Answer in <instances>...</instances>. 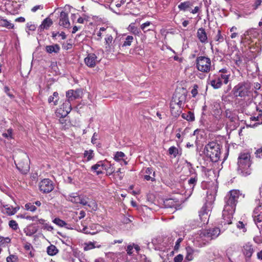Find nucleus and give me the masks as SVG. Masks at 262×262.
Wrapping results in <instances>:
<instances>
[{
	"label": "nucleus",
	"mask_w": 262,
	"mask_h": 262,
	"mask_svg": "<svg viewBox=\"0 0 262 262\" xmlns=\"http://www.w3.org/2000/svg\"><path fill=\"white\" fill-rule=\"evenodd\" d=\"M59 118V121L60 124L61 125V127L64 128H67V126L68 125L69 123V120L66 118V117H58Z\"/></svg>",
	"instance_id": "nucleus-36"
},
{
	"label": "nucleus",
	"mask_w": 262,
	"mask_h": 262,
	"mask_svg": "<svg viewBox=\"0 0 262 262\" xmlns=\"http://www.w3.org/2000/svg\"><path fill=\"white\" fill-rule=\"evenodd\" d=\"M182 117L188 121H193L195 118L194 114L191 112L182 114Z\"/></svg>",
	"instance_id": "nucleus-33"
},
{
	"label": "nucleus",
	"mask_w": 262,
	"mask_h": 262,
	"mask_svg": "<svg viewBox=\"0 0 262 262\" xmlns=\"http://www.w3.org/2000/svg\"><path fill=\"white\" fill-rule=\"evenodd\" d=\"M243 252L246 257V261L249 260L254 252L252 245L250 243L245 244L243 246Z\"/></svg>",
	"instance_id": "nucleus-19"
},
{
	"label": "nucleus",
	"mask_w": 262,
	"mask_h": 262,
	"mask_svg": "<svg viewBox=\"0 0 262 262\" xmlns=\"http://www.w3.org/2000/svg\"><path fill=\"white\" fill-rule=\"evenodd\" d=\"M169 154L176 158L179 154V150L175 146H171L168 149Z\"/></svg>",
	"instance_id": "nucleus-39"
},
{
	"label": "nucleus",
	"mask_w": 262,
	"mask_h": 262,
	"mask_svg": "<svg viewBox=\"0 0 262 262\" xmlns=\"http://www.w3.org/2000/svg\"><path fill=\"white\" fill-rule=\"evenodd\" d=\"M47 253L49 255L53 256L56 255L57 253H58L59 250L57 248V247L53 245H51L47 248Z\"/></svg>",
	"instance_id": "nucleus-32"
},
{
	"label": "nucleus",
	"mask_w": 262,
	"mask_h": 262,
	"mask_svg": "<svg viewBox=\"0 0 262 262\" xmlns=\"http://www.w3.org/2000/svg\"><path fill=\"white\" fill-rule=\"evenodd\" d=\"M52 24L53 21L51 18L49 17L46 18L42 21L41 24L39 26V29L40 31L44 29H48Z\"/></svg>",
	"instance_id": "nucleus-25"
},
{
	"label": "nucleus",
	"mask_w": 262,
	"mask_h": 262,
	"mask_svg": "<svg viewBox=\"0 0 262 262\" xmlns=\"http://www.w3.org/2000/svg\"><path fill=\"white\" fill-rule=\"evenodd\" d=\"M182 241H183V238L182 237H180L177 239V241L176 243L175 246H174L175 250H178L179 248L180 244L182 242Z\"/></svg>",
	"instance_id": "nucleus-59"
},
{
	"label": "nucleus",
	"mask_w": 262,
	"mask_h": 262,
	"mask_svg": "<svg viewBox=\"0 0 262 262\" xmlns=\"http://www.w3.org/2000/svg\"><path fill=\"white\" fill-rule=\"evenodd\" d=\"M67 200L74 203H79L80 201V196L75 193H72L66 196Z\"/></svg>",
	"instance_id": "nucleus-29"
},
{
	"label": "nucleus",
	"mask_w": 262,
	"mask_h": 262,
	"mask_svg": "<svg viewBox=\"0 0 262 262\" xmlns=\"http://www.w3.org/2000/svg\"><path fill=\"white\" fill-rule=\"evenodd\" d=\"M66 96L68 100H66V101H69L70 102H71V101H73L78 98L79 95L77 91H74L73 90H70L67 92Z\"/></svg>",
	"instance_id": "nucleus-23"
},
{
	"label": "nucleus",
	"mask_w": 262,
	"mask_h": 262,
	"mask_svg": "<svg viewBox=\"0 0 262 262\" xmlns=\"http://www.w3.org/2000/svg\"><path fill=\"white\" fill-rule=\"evenodd\" d=\"M210 84L214 89H217L221 88L223 82L216 75L214 79L210 80Z\"/></svg>",
	"instance_id": "nucleus-27"
},
{
	"label": "nucleus",
	"mask_w": 262,
	"mask_h": 262,
	"mask_svg": "<svg viewBox=\"0 0 262 262\" xmlns=\"http://www.w3.org/2000/svg\"><path fill=\"white\" fill-rule=\"evenodd\" d=\"M251 89V85L249 81H242L234 86L232 93L235 97L245 99L251 95L252 93Z\"/></svg>",
	"instance_id": "nucleus-3"
},
{
	"label": "nucleus",
	"mask_w": 262,
	"mask_h": 262,
	"mask_svg": "<svg viewBox=\"0 0 262 262\" xmlns=\"http://www.w3.org/2000/svg\"><path fill=\"white\" fill-rule=\"evenodd\" d=\"M191 6L190 2L187 1L183 3H181L179 6L178 8L181 10L186 11L188 8Z\"/></svg>",
	"instance_id": "nucleus-34"
},
{
	"label": "nucleus",
	"mask_w": 262,
	"mask_h": 262,
	"mask_svg": "<svg viewBox=\"0 0 262 262\" xmlns=\"http://www.w3.org/2000/svg\"><path fill=\"white\" fill-rule=\"evenodd\" d=\"M87 206L91 209L96 210L97 209V205L96 202L94 200H90L88 201Z\"/></svg>",
	"instance_id": "nucleus-44"
},
{
	"label": "nucleus",
	"mask_w": 262,
	"mask_h": 262,
	"mask_svg": "<svg viewBox=\"0 0 262 262\" xmlns=\"http://www.w3.org/2000/svg\"><path fill=\"white\" fill-rule=\"evenodd\" d=\"M71 110L72 106L71 102L69 101H65L61 106L56 110L55 112L56 116L57 117H66L71 112Z\"/></svg>",
	"instance_id": "nucleus-10"
},
{
	"label": "nucleus",
	"mask_w": 262,
	"mask_h": 262,
	"mask_svg": "<svg viewBox=\"0 0 262 262\" xmlns=\"http://www.w3.org/2000/svg\"><path fill=\"white\" fill-rule=\"evenodd\" d=\"M110 29L105 28L104 27H101L100 28L99 31L96 33V35L97 37L96 38V39L97 40H100L101 38V35H102V32L105 31L106 34H107V31L108 30Z\"/></svg>",
	"instance_id": "nucleus-43"
},
{
	"label": "nucleus",
	"mask_w": 262,
	"mask_h": 262,
	"mask_svg": "<svg viewBox=\"0 0 262 262\" xmlns=\"http://www.w3.org/2000/svg\"><path fill=\"white\" fill-rule=\"evenodd\" d=\"M150 21H147L143 24L141 25V29L144 32H147V31H149V30H145V29L147 27L149 26L150 25Z\"/></svg>",
	"instance_id": "nucleus-53"
},
{
	"label": "nucleus",
	"mask_w": 262,
	"mask_h": 262,
	"mask_svg": "<svg viewBox=\"0 0 262 262\" xmlns=\"http://www.w3.org/2000/svg\"><path fill=\"white\" fill-rule=\"evenodd\" d=\"M144 179L147 181H154L155 180V178L150 176V175L145 174L144 176Z\"/></svg>",
	"instance_id": "nucleus-62"
},
{
	"label": "nucleus",
	"mask_w": 262,
	"mask_h": 262,
	"mask_svg": "<svg viewBox=\"0 0 262 262\" xmlns=\"http://www.w3.org/2000/svg\"><path fill=\"white\" fill-rule=\"evenodd\" d=\"M257 157H260L262 156V148H259L255 151Z\"/></svg>",
	"instance_id": "nucleus-64"
},
{
	"label": "nucleus",
	"mask_w": 262,
	"mask_h": 262,
	"mask_svg": "<svg viewBox=\"0 0 262 262\" xmlns=\"http://www.w3.org/2000/svg\"><path fill=\"white\" fill-rule=\"evenodd\" d=\"M89 199L86 197H80V201L79 202V203L82 204V205L85 206L87 205L88 204Z\"/></svg>",
	"instance_id": "nucleus-48"
},
{
	"label": "nucleus",
	"mask_w": 262,
	"mask_h": 262,
	"mask_svg": "<svg viewBox=\"0 0 262 262\" xmlns=\"http://www.w3.org/2000/svg\"><path fill=\"white\" fill-rule=\"evenodd\" d=\"M197 70L204 73H208L212 70V62L210 58L205 56H200L195 59Z\"/></svg>",
	"instance_id": "nucleus-6"
},
{
	"label": "nucleus",
	"mask_w": 262,
	"mask_h": 262,
	"mask_svg": "<svg viewBox=\"0 0 262 262\" xmlns=\"http://www.w3.org/2000/svg\"><path fill=\"white\" fill-rule=\"evenodd\" d=\"M39 189L43 193L50 192L54 189L53 183L49 179H45L39 183Z\"/></svg>",
	"instance_id": "nucleus-11"
},
{
	"label": "nucleus",
	"mask_w": 262,
	"mask_h": 262,
	"mask_svg": "<svg viewBox=\"0 0 262 262\" xmlns=\"http://www.w3.org/2000/svg\"><path fill=\"white\" fill-rule=\"evenodd\" d=\"M10 242L11 239L9 237L0 236V247L5 246L6 244L10 243Z\"/></svg>",
	"instance_id": "nucleus-41"
},
{
	"label": "nucleus",
	"mask_w": 262,
	"mask_h": 262,
	"mask_svg": "<svg viewBox=\"0 0 262 262\" xmlns=\"http://www.w3.org/2000/svg\"><path fill=\"white\" fill-rule=\"evenodd\" d=\"M127 30L134 35H138L140 33V30L135 26V23H131L127 28Z\"/></svg>",
	"instance_id": "nucleus-30"
},
{
	"label": "nucleus",
	"mask_w": 262,
	"mask_h": 262,
	"mask_svg": "<svg viewBox=\"0 0 262 262\" xmlns=\"http://www.w3.org/2000/svg\"><path fill=\"white\" fill-rule=\"evenodd\" d=\"M187 254L186 256V258L188 260H191L193 259V254L194 252V250L190 247H188L186 248Z\"/></svg>",
	"instance_id": "nucleus-35"
},
{
	"label": "nucleus",
	"mask_w": 262,
	"mask_h": 262,
	"mask_svg": "<svg viewBox=\"0 0 262 262\" xmlns=\"http://www.w3.org/2000/svg\"><path fill=\"white\" fill-rule=\"evenodd\" d=\"M83 247L84 251H86L95 249L96 248H100L101 247V246L100 245L97 244V242L94 241L84 243L83 244Z\"/></svg>",
	"instance_id": "nucleus-22"
},
{
	"label": "nucleus",
	"mask_w": 262,
	"mask_h": 262,
	"mask_svg": "<svg viewBox=\"0 0 262 262\" xmlns=\"http://www.w3.org/2000/svg\"><path fill=\"white\" fill-rule=\"evenodd\" d=\"M1 25L3 27H6L8 29H12L14 25L6 19L1 20L0 21Z\"/></svg>",
	"instance_id": "nucleus-40"
},
{
	"label": "nucleus",
	"mask_w": 262,
	"mask_h": 262,
	"mask_svg": "<svg viewBox=\"0 0 262 262\" xmlns=\"http://www.w3.org/2000/svg\"><path fill=\"white\" fill-rule=\"evenodd\" d=\"M241 194L238 190H232L229 191L224 199L225 205L222 213V224L229 225L232 223L233 215L236 205Z\"/></svg>",
	"instance_id": "nucleus-1"
},
{
	"label": "nucleus",
	"mask_w": 262,
	"mask_h": 262,
	"mask_svg": "<svg viewBox=\"0 0 262 262\" xmlns=\"http://www.w3.org/2000/svg\"><path fill=\"white\" fill-rule=\"evenodd\" d=\"M26 27L27 28L26 31L28 35H30L29 31H35L36 29V25L32 24L31 22L28 23L26 25Z\"/></svg>",
	"instance_id": "nucleus-42"
},
{
	"label": "nucleus",
	"mask_w": 262,
	"mask_h": 262,
	"mask_svg": "<svg viewBox=\"0 0 262 262\" xmlns=\"http://www.w3.org/2000/svg\"><path fill=\"white\" fill-rule=\"evenodd\" d=\"M125 157V154L122 151H118L116 152L114 156V160L116 161L119 162L123 160Z\"/></svg>",
	"instance_id": "nucleus-38"
},
{
	"label": "nucleus",
	"mask_w": 262,
	"mask_h": 262,
	"mask_svg": "<svg viewBox=\"0 0 262 262\" xmlns=\"http://www.w3.org/2000/svg\"><path fill=\"white\" fill-rule=\"evenodd\" d=\"M186 99V95L185 94L176 93L170 103L171 109L174 107L172 106L175 104H177L179 108H181L184 104Z\"/></svg>",
	"instance_id": "nucleus-9"
},
{
	"label": "nucleus",
	"mask_w": 262,
	"mask_h": 262,
	"mask_svg": "<svg viewBox=\"0 0 262 262\" xmlns=\"http://www.w3.org/2000/svg\"><path fill=\"white\" fill-rule=\"evenodd\" d=\"M116 33L114 30L109 29L107 31L104 38V48L105 51L109 53L115 52L117 49L119 47L117 38H114L113 35Z\"/></svg>",
	"instance_id": "nucleus-5"
},
{
	"label": "nucleus",
	"mask_w": 262,
	"mask_h": 262,
	"mask_svg": "<svg viewBox=\"0 0 262 262\" xmlns=\"http://www.w3.org/2000/svg\"><path fill=\"white\" fill-rule=\"evenodd\" d=\"M44 229H46L49 231H51L53 230L54 228L51 225H49V224L46 223L42 227Z\"/></svg>",
	"instance_id": "nucleus-56"
},
{
	"label": "nucleus",
	"mask_w": 262,
	"mask_h": 262,
	"mask_svg": "<svg viewBox=\"0 0 262 262\" xmlns=\"http://www.w3.org/2000/svg\"><path fill=\"white\" fill-rule=\"evenodd\" d=\"M53 222L60 227H65L67 229H71L70 228L68 224L64 221L60 219L59 218H55L53 220Z\"/></svg>",
	"instance_id": "nucleus-31"
},
{
	"label": "nucleus",
	"mask_w": 262,
	"mask_h": 262,
	"mask_svg": "<svg viewBox=\"0 0 262 262\" xmlns=\"http://www.w3.org/2000/svg\"><path fill=\"white\" fill-rule=\"evenodd\" d=\"M220 232V229L216 227L201 230L196 238H200L204 241H210L218 237Z\"/></svg>",
	"instance_id": "nucleus-7"
},
{
	"label": "nucleus",
	"mask_w": 262,
	"mask_h": 262,
	"mask_svg": "<svg viewBox=\"0 0 262 262\" xmlns=\"http://www.w3.org/2000/svg\"><path fill=\"white\" fill-rule=\"evenodd\" d=\"M230 72L226 68H223L219 70L217 77L222 81L223 83L227 84L229 82V79L230 77Z\"/></svg>",
	"instance_id": "nucleus-15"
},
{
	"label": "nucleus",
	"mask_w": 262,
	"mask_h": 262,
	"mask_svg": "<svg viewBox=\"0 0 262 262\" xmlns=\"http://www.w3.org/2000/svg\"><path fill=\"white\" fill-rule=\"evenodd\" d=\"M7 262H16L17 260V257L14 255H10L7 257Z\"/></svg>",
	"instance_id": "nucleus-50"
},
{
	"label": "nucleus",
	"mask_w": 262,
	"mask_h": 262,
	"mask_svg": "<svg viewBox=\"0 0 262 262\" xmlns=\"http://www.w3.org/2000/svg\"><path fill=\"white\" fill-rule=\"evenodd\" d=\"M26 209L32 212H34L36 210V207L31 203H28L25 205Z\"/></svg>",
	"instance_id": "nucleus-45"
},
{
	"label": "nucleus",
	"mask_w": 262,
	"mask_h": 262,
	"mask_svg": "<svg viewBox=\"0 0 262 262\" xmlns=\"http://www.w3.org/2000/svg\"><path fill=\"white\" fill-rule=\"evenodd\" d=\"M95 154L94 151L92 149L84 150L83 153V161L89 162L93 160L94 158Z\"/></svg>",
	"instance_id": "nucleus-24"
},
{
	"label": "nucleus",
	"mask_w": 262,
	"mask_h": 262,
	"mask_svg": "<svg viewBox=\"0 0 262 262\" xmlns=\"http://www.w3.org/2000/svg\"><path fill=\"white\" fill-rule=\"evenodd\" d=\"M45 49L46 51L48 53H57L60 50V47L57 44H54L53 45L47 46Z\"/></svg>",
	"instance_id": "nucleus-26"
},
{
	"label": "nucleus",
	"mask_w": 262,
	"mask_h": 262,
	"mask_svg": "<svg viewBox=\"0 0 262 262\" xmlns=\"http://www.w3.org/2000/svg\"><path fill=\"white\" fill-rule=\"evenodd\" d=\"M91 169L93 172H95L97 175L102 174L103 170H105L106 172H108V170L104 161H98L96 164L93 165Z\"/></svg>",
	"instance_id": "nucleus-14"
},
{
	"label": "nucleus",
	"mask_w": 262,
	"mask_h": 262,
	"mask_svg": "<svg viewBox=\"0 0 262 262\" xmlns=\"http://www.w3.org/2000/svg\"><path fill=\"white\" fill-rule=\"evenodd\" d=\"M3 206L5 209L3 211L8 215H14L19 209V207H13L8 204H4L3 205Z\"/></svg>",
	"instance_id": "nucleus-21"
},
{
	"label": "nucleus",
	"mask_w": 262,
	"mask_h": 262,
	"mask_svg": "<svg viewBox=\"0 0 262 262\" xmlns=\"http://www.w3.org/2000/svg\"><path fill=\"white\" fill-rule=\"evenodd\" d=\"M59 25L67 28H69L70 26L68 15L67 13L64 11H62L60 13L59 19Z\"/></svg>",
	"instance_id": "nucleus-18"
},
{
	"label": "nucleus",
	"mask_w": 262,
	"mask_h": 262,
	"mask_svg": "<svg viewBox=\"0 0 262 262\" xmlns=\"http://www.w3.org/2000/svg\"><path fill=\"white\" fill-rule=\"evenodd\" d=\"M253 30H252V29H250V30H247V31H246L244 34H243V36H242V39H248V37L249 36L251 33H252V32H253Z\"/></svg>",
	"instance_id": "nucleus-51"
},
{
	"label": "nucleus",
	"mask_w": 262,
	"mask_h": 262,
	"mask_svg": "<svg viewBox=\"0 0 262 262\" xmlns=\"http://www.w3.org/2000/svg\"><path fill=\"white\" fill-rule=\"evenodd\" d=\"M102 228V227L99 224H93L89 227H84L81 231L85 234L94 235L101 231Z\"/></svg>",
	"instance_id": "nucleus-13"
},
{
	"label": "nucleus",
	"mask_w": 262,
	"mask_h": 262,
	"mask_svg": "<svg viewBox=\"0 0 262 262\" xmlns=\"http://www.w3.org/2000/svg\"><path fill=\"white\" fill-rule=\"evenodd\" d=\"M251 156L249 152H241L238 158L237 172L242 176H247L251 174L252 169Z\"/></svg>",
	"instance_id": "nucleus-2"
},
{
	"label": "nucleus",
	"mask_w": 262,
	"mask_h": 262,
	"mask_svg": "<svg viewBox=\"0 0 262 262\" xmlns=\"http://www.w3.org/2000/svg\"><path fill=\"white\" fill-rule=\"evenodd\" d=\"M133 248H134L133 245H129L127 246L126 251H127L128 254L131 255L133 254Z\"/></svg>",
	"instance_id": "nucleus-60"
},
{
	"label": "nucleus",
	"mask_w": 262,
	"mask_h": 262,
	"mask_svg": "<svg viewBox=\"0 0 262 262\" xmlns=\"http://www.w3.org/2000/svg\"><path fill=\"white\" fill-rule=\"evenodd\" d=\"M97 56L94 53H90L84 58L85 64L90 68H94L99 62Z\"/></svg>",
	"instance_id": "nucleus-16"
},
{
	"label": "nucleus",
	"mask_w": 262,
	"mask_h": 262,
	"mask_svg": "<svg viewBox=\"0 0 262 262\" xmlns=\"http://www.w3.org/2000/svg\"><path fill=\"white\" fill-rule=\"evenodd\" d=\"M242 63V60L239 57H238L237 59L235 60V64L238 67H240Z\"/></svg>",
	"instance_id": "nucleus-63"
},
{
	"label": "nucleus",
	"mask_w": 262,
	"mask_h": 262,
	"mask_svg": "<svg viewBox=\"0 0 262 262\" xmlns=\"http://www.w3.org/2000/svg\"><path fill=\"white\" fill-rule=\"evenodd\" d=\"M211 209L212 204L211 202L206 203L202 207L199 214L200 219L202 222V225L208 223Z\"/></svg>",
	"instance_id": "nucleus-8"
},
{
	"label": "nucleus",
	"mask_w": 262,
	"mask_h": 262,
	"mask_svg": "<svg viewBox=\"0 0 262 262\" xmlns=\"http://www.w3.org/2000/svg\"><path fill=\"white\" fill-rule=\"evenodd\" d=\"M215 39L216 41L219 42H222L224 40V37L221 34V31L220 30H219L216 35Z\"/></svg>",
	"instance_id": "nucleus-47"
},
{
	"label": "nucleus",
	"mask_w": 262,
	"mask_h": 262,
	"mask_svg": "<svg viewBox=\"0 0 262 262\" xmlns=\"http://www.w3.org/2000/svg\"><path fill=\"white\" fill-rule=\"evenodd\" d=\"M12 129H9L7 130V133H5L3 134V136L7 139L12 138Z\"/></svg>",
	"instance_id": "nucleus-49"
},
{
	"label": "nucleus",
	"mask_w": 262,
	"mask_h": 262,
	"mask_svg": "<svg viewBox=\"0 0 262 262\" xmlns=\"http://www.w3.org/2000/svg\"><path fill=\"white\" fill-rule=\"evenodd\" d=\"M197 88L198 86L196 85H195L193 89L191 90V94L193 97H195L198 94Z\"/></svg>",
	"instance_id": "nucleus-61"
},
{
	"label": "nucleus",
	"mask_w": 262,
	"mask_h": 262,
	"mask_svg": "<svg viewBox=\"0 0 262 262\" xmlns=\"http://www.w3.org/2000/svg\"><path fill=\"white\" fill-rule=\"evenodd\" d=\"M196 36L201 43H206L208 42V37L204 28H200L198 30Z\"/></svg>",
	"instance_id": "nucleus-20"
},
{
	"label": "nucleus",
	"mask_w": 262,
	"mask_h": 262,
	"mask_svg": "<svg viewBox=\"0 0 262 262\" xmlns=\"http://www.w3.org/2000/svg\"><path fill=\"white\" fill-rule=\"evenodd\" d=\"M59 99L58 93L56 92H54L52 96H50L48 98V102L49 103H53L54 105H56L58 104V101Z\"/></svg>",
	"instance_id": "nucleus-28"
},
{
	"label": "nucleus",
	"mask_w": 262,
	"mask_h": 262,
	"mask_svg": "<svg viewBox=\"0 0 262 262\" xmlns=\"http://www.w3.org/2000/svg\"><path fill=\"white\" fill-rule=\"evenodd\" d=\"M23 157L22 160L18 161L17 163L15 161V163L18 170L22 173L26 174L29 171L30 166L28 162V157L25 155H23Z\"/></svg>",
	"instance_id": "nucleus-12"
},
{
	"label": "nucleus",
	"mask_w": 262,
	"mask_h": 262,
	"mask_svg": "<svg viewBox=\"0 0 262 262\" xmlns=\"http://www.w3.org/2000/svg\"><path fill=\"white\" fill-rule=\"evenodd\" d=\"M262 2L261 0H255L254 4L252 5L253 9L255 10L261 5Z\"/></svg>",
	"instance_id": "nucleus-52"
},
{
	"label": "nucleus",
	"mask_w": 262,
	"mask_h": 262,
	"mask_svg": "<svg viewBox=\"0 0 262 262\" xmlns=\"http://www.w3.org/2000/svg\"><path fill=\"white\" fill-rule=\"evenodd\" d=\"M204 154L209 157L211 161L213 162L218 161L221 154L219 144L215 142H209L205 146Z\"/></svg>",
	"instance_id": "nucleus-4"
},
{
	"label": "nucleus",
	"mask_w": 262,
	"mask_h": 262,
	"mask_svg": "<svg viewBox=\"0 0 262 262\" xmlns=\"http://www.w3.org/2000/svg\"><path fill=\"white\" fill-rule=\"evenodd\" d=\"M9 225L13 230H17L18 228V226L16 222L14 220H11L9 222Z\"/></svg>",
	"instance_id": "nucleus-46"
},
{
	"label": "nucleus",
	"mask_w": 262,
	"mask_h": 262,
	"mask_svg": "<svg viewBox=\"0 0 262 262\" xmlns=\"http://www.w3.org/2000/svg\"><path fill=\"white\" fill-rule=\"evenodd\" d=\"M134 40V37L133 36L131 35H128L126 38L125 40L124 41L122 47H127V46H130L132 44V42H133Z\"/></svg>",
	"instance_id": "nucleus-37"
},
{
	"label": "nucleus",
	"mask_w": 262,
	"mask_h": 262,
	"mask_svg": "<svg viewBox=\"0 0 262 262\" xmlns=\"http://www.w3.org/2000/svg\"><path fill=\"white\" fill-rule=\"evenodd\" d=\"M98 134L97 133H94L91 139V142L93 144L96 143V141L98 140Z\"/></svg>",
	"instance_id": "nucleus-58"
},
{
	"label": "nucleus",
	"mask_w": 262,
	"mask_h": 262,
	"mask_svg": "<svg viewBox=\"0 0 262 262\" xmlns=\"http://www.w3.org/2000/svg\"><path fill=\"white\" fill-rule=\"evenodd\" d=\"M183 259V256L181 254H179L177 255L174 258V262H182Z\"/></svg>",
	"instance_id": "nucleus-57"
},
{
	"label": "nucleus",
	"mask_w": 262,
	"mask_h": 262,
	"mask_svg": "<svg viewBox=\"0 0 262 262\" xmlns=\"http://www.w3.org/2000/svg\"><path fill=\"white\" fill-rule=\"evenodd\" d=\"M197 182L198 176L197 174L195 173H194L188 180V187L187 189V191H186L188 195L190 196L192 194L194 186L196 185Z\"/></svg>",
	"instance_id": "nucleus-17"
},
{
	"label": "nucleus",
	"mask_w": 262,
	"mask_h": 262,
	"mask_svg": "<svg viewBox=\"0 0 262 262\" xmlns=\"http://www.w3.org/2000/svg\"><path fill=\"white\" fill-rule=\"evenodd\" d=\"M43 8V6L42 5H36L33 7L31 9V11L33 12H35L38 10H42Z\"/></svg>",
	"instance_id": "nucleus-55"
},
{
	"label": "nucleus",
	"mask_w": 262,
	"mask_h": 262,
	"mask_svg": "<svg viewBox=\"0 0 262 262\" xmlns=\"http://www.w3.org/2000/svg\"><path fill=\"white\" fill-rule=\"evenodd\" d=\"M237 227L239 229H243V232H245L246 231V229L245 227V225L242 222H238L237 223Z\"/></svg>",
	"instance_id": "nucleus-54"
}]
</instances>
